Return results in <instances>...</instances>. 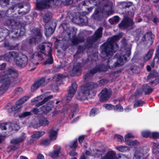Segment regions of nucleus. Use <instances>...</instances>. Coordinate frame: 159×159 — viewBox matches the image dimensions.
<instances>
[{"instance_id":"nucleus-43","label":"nucleus","mask_w":159,"mask_h":159,"mask_svg":"<svg viewBox=\"0 0 159 159\" xmlns=\"http://www.w3.org/2000/svg\"><path fill=\"white\" fill-rule=\"evenodd\" d=\"M28 99V98L26 97H25L20 99L17 101L16 103V105H18L20 106H21V105L26 102Z\"/></svg>"},{"instance_id":"nucleus-41","label":"nucleus","mask_w":159,"mask_h":159,"mask_svg":"<svg viewBox=\"0 0 159 159\" xmlns=\"http://www.w3.org/2000/svg\"><path fill=\"white\" fill-rule=\"evenodd\" d=\"M32 115L33 114L31 112L25 111L21 113L20 115L19 116V117L20 118H23L28 116H30Z\"/></svg>"},{"instance_id":"nucleus-27","label":"nucleus","mask_w":159,"mask_h":159,"mask_svg":"<svg viewBox=\"0 0 159 159\" xmlns=\"http://www.w3.org/2000/svg\"><path fill=\"white\" fill-rule=\"evenodd\" d=\"M53 102L52 101H50L48 102L45 105L43 106L42 107V109L43 111H49L52 110V108L53 107Z\"/></svg>"},{"instance_id":"nucleus-31","label":"nucleus","mask_w":159,"mask_h":159,"mask_svg":"<svg viewBox=\"0 0 159 159\" xmlns=\"http://www.w3.org/2000/svg\"><path fill=\"white\" fill-rule=\"evenodd\" d=\"M45 132L43 131H39L32 135V138L33 140H36L39 138L43 135Z\"/></svg>"},{"instance_id":"nucleus-63","label":"nucleus","mask_w":159,"mask_h":159,"mask_svg":"<svg viewBox=\"0 0 159 159\" xmlns=\"http://www.w3.org/2000/svg\"><path fill=\"white\" fill-rule=\"evenodd\" d=\"M114 110L118 111H123V108L119 104L116 105L115 107H114Z\"/></svg>"},{"instance_id":"nucleus-14","label":"nucleus","mask_w":159,"mask_h":159,"mask_svg":"<svg viewBox=\"0 0 159 159\" xmlns=\"http://www.w3.org/2000/svg\"><path fill=\"white\" fill-rule=\"evenodd\" d=\"M37 59L39 61H42L43 59V57L41 53L35 52L34 53L30 54V65H38L39 62L36 61V59Z\"/></svg>"},{"instance_id":"nucleus-28","label":"nucleus","mask_w":159,"mask_h":159,"mask_svg":"<svg viewBox=\"0 0 159 159\" xmlns=\"http://www.w3.org/2000/svg\"><path fill=\"white\" fill-rule=\"evenodd\" d=\"M143 88L145 95L149 94L152 91L153 89L147 84H144L143 86Z\"/></svg>"},{"instance_id":"nucleus-15","label":"nucleus","mask_w":159,"mask_h":159,"mask_svg":"<svg viewBox=\"0 0 159 159\" xmlns=\"http://www.w3.org/2000/svg\"><path fill=\"white\" fill-rule=\"evenodd\" d=\"M15 62L16 64L20 67H24L26 66L28 63L27 57L24 54H20Z\"/></svg>"},{"instance_id":"nucleus-1","label":"nucleus","mask_w":159,"mask_h":159,"mask_svg":"<svg viewBox=\"0 0 159 159\" xmlns=\"http://www.w3.org/2000/svg\"><path fill=\"white\" fill-rule=\"evenodd\" d=\"M121 38L120 35H114L108 39L107 41L101 46V56L105 59H110L118 49V45L116 42Z\"/></svg>"},{"instance_id":"nucleus-29","label":"nucleus","mask_w":159,"mask_h":159,"mask_svg":"<svg viewBox=\"0 0 159 159\" xmlns=\"http://www.w3.org/2000/svg\"><path fill=\"white\" fill-rule=\"evenodd\" d=\"M144 156L143 150H137L136 151L133 158L134 159H140Z\"/></svg>"},{"instance_id":"nucleus-64","label":"nucleus","mask_w":159,"mask_h":159,"mask_svg":"<svg viewBox=\"0 0 159 159\" xmlns=\"http://www.w3.org/2000/svg\"><path fill=\"white\" fill-rule=\"evenodd\" d=\"M114 138L116 141H121L123 139V137L119 135H115L114 137Z\"/></svg>"},{"instance_id":"nucleus-38","label":"nucleus","mask_w":159,"mask_h":159,"mask_svg":"<svg viewBox=\"0 0 159 159\" xmlns=\"http://www.w3.org/2000/svg\"><path fill=\"white\" fill-rule=\"evenodd\" d=\"M78 106L77 104L75 105L73 107V108L71 111V113L69 115V117L71 118L73 117L75 114L78 111Z\"/></svg>"},{"instance_id":"nucleus-48","label":"nucleus","mask_w":159,"mask_h":159,"mask_svg":"<svg viewBox=\"0 0 159 159\" xmlns=\"http://www.w3.org/2000/svg\"><path fill=\"white\" fill-rule=\"evenodd\" d=\"M77 29L74 27L71 28H70V32H67V34L69 36V38L70 37V35L72 34L74 35H75L76 33Z\"/></svg>"},{"instance_id":"nucleus-23","label":"nucleus","mask_w":159,"mask_h":159,"mask_svg":"<svg viewBox=\"0 0 159 159\" xmlns=\"http://www.w3.org/2000/svg\"><path fill=\"white\" fill-rule=\"evenodd\" d=\"M77 88V84L75 82H72L71 85L68 91V93L74 96L76 91Z\"/></svg>"},{"instance_id":"nucleus-26","label":"nucleus","mask_w":159,"mask_h":159,"mask_svg":"<svg viewBox=\"0 0 159 159\" xmlns=\"http://www.w3.org/2000/svg\"><path fill=\"white\" fill-rule=\"evenodd\" d=\"M58 130H54L52 129L48 132L49 134V139L51 141H54L56 139L57 134Z\"/></svg>"},{"instance_id":"nucleus-60","label":"nucleus","mask_w":159,"mask_h":159,"mask_svg":"<svg viewBox=\"0 0 159 159\" xmlns=\"http://www.w3.org/2000/svg\"><path fill=\"white\" fill-rule=\"evenodd\" d=\"M132 137H134L132 134L130 133H128L127 134L125 135V141L126 143L127 142V141H129L130 140L129 139V138H132Z\"/></svg>"},{"instance_id":"nucleus-3","label":"nucleus","mask_w":159,"mask_h":159,"mask_svg":"<svg viewBox=\"0 0 159 159\" xmlns=\"http://www.w3.org/2000/svg\"><path fill=\"white\" fill-rule=\"evenodd\" d=\"M122 46L121 49V53H117L115 56V57L117 58L116 62H114L112 65L113 61L108 60L107 61L108 66L112 68L116 67H120L123 65L124 61H126L127 57H129L130 54V50L129 46L128 45L127 41L124 38L121 41Z\"/></svg>"},{"instance_id":"nucleus-37","label":"nucleus","mask_w":159,"mask_h":159,"mask_svg":"<svg viewBox=\"0 0 159 159\" xmlns=\"http://www.w3.org/2000/svg\"><path fill=\"white\" fill-rule=\"evenodd\" d=\"M33 33L36 36H38L37 39H40V41L42 38V34L40 30L38 28H35L33 30Z\"/></svg>"},{"instance_id":"nucleus-32","label":"nucleus","mask_w":159,"mask_h":159,"mask_svg":"<svg viewBox=\"0 0 159 159\" xmlns=\"http://www.w3.org/2000/svg\"><path fill=\"white\" fill-rule=\"evenodd\" d=\"M52 14L50 12H47L44 15L43 17L44 22L47 23L52 18Z\"/></svg>"},{"instance_id":"nucleus-2","label":"nucleus","mask_w":159,"mask_h":159,"mask_svg":"<svg viewBox=\"0 0 159 159\" xmlns=\"http://www.w3.org/2000/svg\"><path fill=\"white\" fill-rule=\"evenodd\" d=\"M18 76L17 72L11 68H7L4 71L0 73V83H4L0 86V95L4 94L9 88L11 82L16 80Z\"/></svg>"},{"instance_id":"nucleus-51","label":"nucleus","mask_w":159,"mask_h":159,"mask_svg":"<svg viewBox=\"0 0 159 159\" xmlns=\"http://www.w3.org/2000/svg\"><path fill=\"white\" fill-rule=\"evenodd\" d=\"M39 48L40 50V52L43 53L44 55H46V50H45V46L44 44H40L39 46Z\"/></svg>"},{"instance_id":"nucleus-54","label":"nucleus","mask_w":159,"mask_h":159,"mask_svg":"<svg viewBox=\"0 0 159 159\" xmlns=\"http://www.w3.org/2000/svg\"><path fill=\"white\" fill-rule=\"evenodd\" d=\"M9 4V0H0V5L2 7L7 6Z\"/></svg>"},{"instance_id":"nucleus-47","label":"nucleus","mask_w":159,"mask_h":159,"mask_svg":"<svg viewBox=\"0 0 159 159\" xmlns=\"http://www.w3.org/2000/svg\"><path fill=\"white\" fill-rule=\"evenodd\" d=\"M126 144L129 146L138 145L139 144V142L136 140H130L129 141H127Z\"/></svg>"},{"instance_id":"nucleus-24","label":"nucleus","mask_w":159,"mask_h":159,"mask_svg":"<svg viewBox=\"0 0 159 159\" xmlns=\"http://www.w3.org/2000/svg\"><path fill=\"white\" fill-rule=\"evenodd\" d=\"M84 41V37L83 36H80L79 34L77 37L73 38L72 42L73 45H76L80 43L83 42Z\"/></svg>"},{"instance_id":"nucleus-53","label":"nucleus","mask_w":159,"mask_h":159,"mask_svg":"<svg viewBox=\"0 0 159 159\" xmlns=\"http://www.w3.org/2000/svg\"><path fill=\"white\" fill-rule=\"evenodd\" d=\"M119 20V17L118 16H115L112 19H110L109 21L112 24H115L117 23Z\"/></svg>"},{"instance_id":"nucleus-34","label":"nucleus","mask_w":159,"mask_h":159,"mask_svg":"<svg viewBox=\"0 0 159 159\" xmlns=\"http://www.w3.org/2000/svg\"><path fill=\"white\" fill-rule=\"evenodd\" d=\"M21 106H20L18 105H16V103L15 105L8 108V111L9 113H11L14 111H16L19 110L21 108Z\"/></svg>"},{"instance_id":"nucleus-58","label":"nucleus","mask_w":159,"mask_h":159,"mask_svg":"<svg viewBox=\"0 0 159 159\" xmlns=\"http://www.w3.org/2000/svg\"><path fill=\"white\" fill-rule=\"evenodd\" d=\"M108 80L105 79H103L100 80L99 81V84L100 86L106 85L107 84L108 82Z\"/></svg>"},{"instance_id":"nucleus-30","label":"nucleus","mask_w":159,"mask_h":159,"mask_svg":"<svg viewBox=\"0 0 159 159\" xmlns=\"http://www.w3.org/2000/svg\"><path fill=\"white\" fill-rule=\"evenodd\" d=\"M52 49H50L49 51L48 52V58L44 62V64H52L53 62V60L52 55Z\"/></svg>"},{"instance_id":"nucleus-10","label":"nucleus","mask_w":159,"mask_h":159,"mask_svg":"<svg viewBox=\"0 0 159 159\" xmlns=\"http://www.w3.org/2000/svg\"><path fill=\"white\" fill-rule=\"evenodd\" d=\"M107 67L103 64L97 65L87 73L85 75L83 78L85 80H89L92 78L94 74L98 72L106 71L107 70Z\"/></svg>"},{"instance_id":"nucleus-5","label":"nucleus","mask_w":159,"mask_h":159,"mask_svg":"<svg viewBox=\"0 0 159 159\" xmlns=\"http://www.w3.org/2000/svg\"><path fill=\"white\" fill-rule=\"evenodd\" d=\"M6 24L11 26L12 30L9 32L8 34L10 38L15 39L24 35L25 30L20 23L16 22L13 19H9L6 21Z\"/></svg>"},{"instance_id":"nucleus-45","label":"nucleus","mask_w":159,"mask_h":159,"mask_svg":"<svg viewBox=\"0 0 159 159\" xmlns=\"http://www.w3.org/2000/svg\"><path fill=\"white\" fill-rule=\"evenodd\" d=\"M158 73L155 70H152L148 76V79H150L152 78L155 77L157 76Z\"/></svg>"},{"instance_id":"nucleus-11","label":"nucleus","mask_w":159,"mask_h":159,"mask_svg":"<svg viewBox=\"0 0 159 159\" xmlns=\"http://www.w3.org/2000/svg\"><path fill=\"white\" fill-rule=\"evenodd\" d=\"M134 23L132 20L127 17H125L121 22L119 24V27L121 30L132 29L134 27Z\"/></svg>"},{"instance_id":"nucleus-8","label":"nucleus","mask_w":159,"mask_h":159,"mask_svg":"<svg viewBox=\"0 0 159 159\" xmlns=\"http://www.w3.org/2000/svg\"><path fill=\"white\" fill-rule=\"evenodd\" d=\"M103 28L100 27L97 29L93 35L89 37L87 40L86 45L89 47H91L92 45L98 40L102 37Z\"/></svg>"},{"instance_id":"nucleus-46","label":"nucleus","mask_w":159,"mask_h":159,"mask_svg":"<svg viewBox=\"0 0 159 159\" xmlns=\"http://www.w3.org/2000/svg\"><path fill=\"white\" fill-rule=\"evenodd\" d=\"M153 52V50H151L148 52L147 54L144 57V59L145 61H147L152 56Z\"/></svg>"},{"instance_id":"nucleus-62","label":"nucleus","mask_w":159,"mask_h":159,"mask_svg":"<svg viewBox=\"0 0 159 159\" xmlns=\"http://www.w3.org/2000/svg\"><path fill=\"white\" fill-rule=\"evenodd\" d=\"M77 140L74 141L73 142L70 143L69 146L71 148H74L75 149L77 147Z\"/></svg>"},{"instance_id":"nucleus-16","label":"nucleus","mask_w":159,"mask_h":159,"mask_svg":"<svg viewBox=\"0 0 159 159\" xmlns=\"http://www.w3.org/2000/svg\"><path fill=\"white\" fill-rule=\"evenodd\" d=\"M25 134L23 133L21 134V137L11 140V143L15 144V145L12 146L11 148V150L14 151L19 147V143L23 141L25 139Z\"/></svg>"},{"instance_id":"nucleus-44","label":"nucleus","mask_w":159,"mask_h":159,"mask_svg":"<svg viewBox=\"0 0 159 159\" xmlns=\"http://www.w3.org/2000/svg\"><path fill=\"white\" fill-rule=\"evenodd\" d=\"M63 77V75L61 74L56 75L52 77V80L54 81H57L61 80Z\"/></svg>"},{"instance_id":"nucleus-33","label":"nucleus","mask_w":159,"mask_h":159,"mask_svg":"<svg viewBox=\"0 0 159 159\" xmlns=\"http://www.w3.org/2000/svg\"><path fill=\"white\" fill-rule=\"evenodd\" d=\"M40 125L42 126H45L49 124V121L45 117H41L39 120Z\"/></svg>"},{"instance_id":"nucleus-18","label":"nucleus","mask_w":159,"mask_h":159,"mask_svg":"<svg viewBox=\"0 0 159 159\" xmlns=\"http://www.w3.org/2000/svg\"><path fill=\"white\" fill-rule=\"evenodd\" d=\"M47 84L44 77H42L36 81L32 86L31 90L32 92H34L39 87L45 86Z\"/></svg>"},{"instance_id":"nucleus-39","label":"nucleus","mask_w":159,"mask_h":159,"mask_svg":"<svg viewBox=\"0 0 159 159\" xmlns=\"http://www.w3.org/2000/svg\"><path fill=\"white\" fill-rule=\"evenodd\" d=\"M27 7H28V11H21V12H18V15L17 16H13V17L14 18H20L22 16L26 14L30 10V6L29 5H27L26 6Z\"/></svg>"},{"instance_id":"nucleus-20","label":"nucleus","mask_w":159,"mask_h":159,"mask_svg":"<svg viewBox=\"0 0 159 159\" xmlns=\"http://www.w3.org/2000/svg\"><path fill=\"white\" fill-rule=\"evenodd\" d=\"M154 35L151 32H148L143 35L142 40L145 43L151 45L153 42L152 39L154 38Z\"/></svg>"},{"instance_id":"nucleus-21","label":"nucleus","mask_w":159,"mask_h":159,"mask_svg":"<svg viewBox=\"0 0 159 159\" xmlns=\"http://www.w3.org/2000/svg\"><path fill=\"white\" fill-rule=\"evenodd\" d=\"M82 65L79 62H75L73 66L72 70V76H76L80 73L82 68Z\"/></svg>"},{"instance_id":"nucleus-61","label":"nucleus","mask_w":159,"mask_h":159,"mask_svg":"<svg viewBox=\"0 0 159 159\" xmlns=\"http://www.w3.org/2000/svg\"><path fill=\"white\" fill-rule=\"evenodd\" d=\"M153 148L154 150L158 152L159 154V143H153Z\"/></svg>"},{"instance_id":"nucleus-42","label":"nucleus","mask_w":159,"mask_h":159,"mask_svg":"<svg viewBox=\"0 0 159 159\" xmlns=\"http://www.w3.org/2000/svg\"><path fill=\"white\" fill-rule=\"evenodd\" d=\"M45 28L46 30L45 32V34L47 36H49L53 34V31L52 27H49L47 29L46 26L45 25Z\"/></svg>"},{"instance_id":"nucleus-55","label":"nucleus","mask_w":159,"mask_h":159,"mask_svg":"<svg viewBox=\"0 0 159 159\" xmlns=\"http://www.w3.org/2000/svg\"><path fill=\"white\" fill-rule=\"evenodd\" d=\"M74 96L67 93L66 96L64 98L63 100L66 102H68L70 101L73 97Z\"/></svg>"},{"instance_id":"nucleus-50","label":"nucleus","mask_w":159,"mask_h":159,"mask_svg":"<svg viewBox=\"0 0 159 159\" xmlns=\"http://www.w3.org/2000/svg\"><path fill=\"white\" fill-rule=\"evenodd\" d=\"M117 149L121 152H124L129 150V147L125 146H118L117 147Z\"/></svg>"},{"instance_id":"nucleus-12","label":"nucleus","mask_w":159,"mask_h":159,"mask_svg":"<svg viewBox=\"0 0 159 159\" xmlns=\"http://www.w3.org/2000/svg\"><path fill=\"white\" fill-rule=\"evenodd\" d=\"M70 14L68 13L66 17V19L68 22L72 20L73 22L76 24H85L88 22V19L87 17L84 15H80L78 17H70Z\"/></svg>"},{"instance_id":"nucleus-59","label":"nucleus","mask_w":159,"mask_h":159,"mask_svg":"<svg viewBox=\"0 0 159 159\" xmlns=\"http://www.w3.org/2000/svg\"><path fill=\"white\" fill-rule=\"evenodd\" d=\"M143 90L142 89H138L135 93L134 96L135 97H138L142 95L143 93Z\"/></svg>"},{"instance_id":"nucleus-57","label":"nucleus","mask_w":159,"mask_h":159,"mask_svg":"<svg viewBox=\"0 0 159 159\" xmlns=\"http://www.w3.org/2000/svg\"><path fill=\"white\" fill-rule=\"evenodd\" d=\"M2 29L4 30V31H2L3 34H2V37H3L4 38L6 36L8 35L9 31L4 27H2Z\"/></svg>"},{"instance_id":"nucleus-7","label":"nucleus","mask_w":159,"mask_h":159,"mask_svg":"<svg viewBox=\"0 0 159 159\" xmlns=\"http://www.w3.org/2000/svg\"><path fill=\"white\" fill-rule=\"evenodd\" d=\"M60 3L59 0H43L37 4V7L39 9L55 8Z\"/></svg>"},{"instance_id":"nucleus-13","label":"nucleus","mask_w":159,"mask_h":159,"mask_svg":"<svg viewBox=\"0 0 159 159\" xmlns=\"http://www.w3.org/2000/svg\"><path fill=\"white\" fill-rule=\"evenodd\" d=\"M48 93H46L40 95V96H38L36 98V99H33L32 101V102H34L35 101H38L39 100H41L43 98H44L43 100L38 103H36L35 104V105L36 106L39 107L43 105V104L45 103L46 102L48 101L50 99L53 98V96L52 95L48 96Z\"/></svg>"},{"instance_id":"nucleus-49","label":"nucleus","mask_w":159,"mask_h":159,"mask_svg":"<svg viewBox=\"0 0 159 159\" xmlns=\"http://www.w3.org/2000/svg\"><path fill=\"white\" fill-rule=\"evenodd\" d=\"M144 102L141 100H137L134 104V107H138L141 106L144 103Z\"/></svg>"},{"instance_id":"nucleus-25","label":"nucleus","mask_w":159,"mask_h":159,"mask_svg":"<svg viewBox=\"0 0 159 159\" xmlns=\"http://www.w3.org/2000/svg\"><path fill=\"white\" fill-rule=\"evenodd\" d=\"M102 159H118L116 156L115 152L113 151H109L106 154Z\"/></svg>"},{"instance_id":"nucleus-19","label":"nucleus","mask_w":159,"mask_h":159,"mask_svg":"<svg viewBox=\"0 0 159 159\" xmlns=\"http://www.w3.org/2000/svg\"><path fill=\"white\" fill-rule=\"evenodd\" d=\"M111 91L107 88H104L100 93L101 101L104 102L107 100L111 97Z\"/></svg>"},{"instance_id":"nucleus-52","label":"nucleus","mask_w":159,"mask_h":159,"mask_svg":"<svg viewBox=\"0 0 159 159\" xmlns=\"http://www.w3.org/2000/svg\"><path fill=\"white\" fill-rule=\"evenodd\" d=\"M23 91V89L21 87H18L14 90V93L16 95H18L21 93Z\"/></svg>"},{"instance_id":"nucleus-6","label":"nucleus","mask_w":159,"mask_h":159,"mask_svg":"<svg viewBox=\"0 0 159 159\" xmlns=\"http://www.w3.org/2000/svg\"><path fill=\"white\" fill-rule=\"evenodd\" d=\"M98 87V84L95 83H89L85 85L82 86L81 91L76 96L77 98L81 101L87 99L88 96L90 94V92L94 89Z\"/></svg>"},{"instance_id":"nucleus-36","label":"nucleus","mask_w":159,"mask_h":159,"mask_svg":"<svg viewBox=\"0 0 159 159\" xmlns=\"http://www.w3.org/2000/svg\"><path fill=\"white\" fill-rule=\"evenodd\" d=\"M61 149V147H59L55 149L54 151L51 154V156L54 158H56L58 157Z\"/></svg>"},{"instance_id":"nucleus-35","label":"nucleus","mask_w":159,"mask_h":159,"mask_svg":"<svg viewBox=\"0 0 159 159\" xmlns=\"http://www.w3.org/2000/svg\"><path fill=\"white\" fill-rule=\"evenodd\" d=\"M133 3L131 2H123L120 3V7L123 8H129L132 6Z\"/></svg>"},{"instance_id":"nucleus-4","label":"nucleus","mask_w":159,"mask_h":159,"mask_svg":"<svg viewBox=\"0 0 159 159\" xmlns=\"http://www.w3.org/2000/svg\"><path fill=\"white\" fill-rule=\"evenodd\" d=\"M99 3L102 7V10H101L99 7L96 8L93 15L94 19L99 21L102 18V14L109 16L113 12V3L110 0H101Z\"/></svg>"},{"instance_id":"nucleus-17","label":"nucleus","mask_w":159,"mask_h":159,"mask_svg":"<svg viewBox=\"0 0 159 159\" xmlns=\"http://www.w3.org/2000/svg\"><path fill=\"white\" fill-rule=\"evenodd\" d=\"M20 54L17 52L11 51L5 54L4 57L7 61L11 62L14 61L15 62Z\"/></svg>"},{"instance_id":"nucleus-56","label":"nucleus","mask_w":159,"mask_h":159,"mask_svg":"<svg viewBox=\"0 0 159 159\" xmlns=\"http://www.w3.org/2000/svg\"><path fill=\"white\" fill-rule=\"evenodd\" d=\"M51 141L49 139H44L42 140L40 142V144L43 146H47L49 145Z\"/></svg>"},{"instance_id":"nucleus-22","label":"nucleus","mask_w":159,"mask_h":159,"mask_svg":"<svg viewBox=\"0 0 159 159\" xmlns=\"http://www.w3.org/2000/svg\"><path fill=\"white\" fill-rule=\"evenodd\" d=\"M23 5L22 4H17L15 5L7 11L6 12V15L8 17H10L11 16L13 17V16H15L13 15V14H12V13L14 12V10H16L17 8L21 9L23 8Z\"/></svg>"},{"instance_id":"nucleus-9","label":"nucleus","mask_w":159,"mask_h":159,"mask_svg":"<svg viewBox=\"0 0 159 159\" xmlns=\"http://www.w3.org/2000/svg\"><path fill=\"white\" fill-rule=\"evenodd\" d=\"M19 125L16 124L6 123L2 124L0 125V131L3 132H12L16 131L20 129Z\"/></svg>"},{"instance_id":"nucleus-40","label":"nucleus","mask_w":159,"mask_h":159,"mask_svg":"<svg viewBox=\"0 0 159 159\" xmlns=\"http://www.w3.org/2000/svg\"><path fill=\"white\" fill-rule=\"evenodd\" d=\"M157 53L156 54L157 55V57H155L153 60V62H152L151 64V66L153 67L154 66V62L155 61H157L159 60V45L157 47Z\"/></svg>"}]
</instances>
